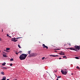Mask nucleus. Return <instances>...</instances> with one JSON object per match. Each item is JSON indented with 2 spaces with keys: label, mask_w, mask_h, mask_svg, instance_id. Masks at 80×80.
I'll use <instances>...</instances> for the list:
<instances>
[{
  "label": "nucleus",
  "mask_w": 80,
  "mask_h": 80,
  "mask_svg": "<svg viewBox=\"0 0 80 80\" xmlns=\"http://www.w3.org/2000/svg\"><path fill=\"white\" fill-rule=\"evenodd\" d=\"M66 49L78 51V50H80V46H75L74 48H67Z\"/></svg>",
  "instance_id": "1"
},
{
  "label": "nucleus",
  "mask_w": 80,
  "mask_h": 80,
  "mask_svg": "<svg viewBox=\"0 0 80 80\" xmlns=\"http://www.w3.org/2000/svg\"><path fill=\"white\" fill-rule=\"evenodd\" d=\"M27 56V55L26 54H22L20 55L19 58L21 60H25Z\"/></svg>",
  "instance_id": "2"
},
{
  "label": "nucleus",
  "mask_w": 80,
  "mask_h": 80,
  "mask_svg": "<svg viewBox=\"0 0 80 80\" xmlns=\"http://www.w3.org/2000/svg\"><path fill=\"white\" fill-rule=\"evenodd\" d=\"M63 75H66L67 74L68 72V70L67 69H64V70L63 71L62 70L61 71Z\"/></svg>",
  "instance_id": "3"
},
{
  "label": "nucleus",
  "mask_w": 80,
  "mask_h": 80,
  "mask_svg": "<svg viewBox=\"0 0 80 80\" xmlns=\"http://www.w3.org/2000/svg\"><path fill=\"white\" fill-rule=\"evenodd\" d=\"M13 38L11 39V41L14 42H17L18 41V40H17L18 39L20 38Z\"/></svg>",
  "instance_id": "4"
},
{
  "label": "nucleus",
  "mask_w": 80,
  "mask_h": 80,
  "mask_svg": "<svg viewBox=\"0 0 80 80\" xmlns=\"http://www.w3.org/2000/svg\"><path fill=\"white\" fill-rule=\"evenodd\" d=\"M37 55V53H31V54H30V57H35Z\"/></svg>",
  "instance_id": "5"
},
{
  "label": "nucleus",
  "mask_w": 80,
  "mask_h": 80,
  "mask_svg": "<svg viewBox=\"0 0 80 80\" xmlns=\"http://www.w3.org/2000/svg\"><path fill=\"white\" fill-rule=\"evenodd\" d=\"M42 47L43 48H46L47 49H48V46H45V44H42Z\"/></svg>",
  "instance_id": "6"
},
{
  "label": "nucleus",
  "mask_w": 80,
  "mask_h": 80,
  "mask_svg": "<svg viewBox=\"0 0 80 80\" xmlns=\"http://www.w3.org/2000/svg\"><path fill=\"white\" fill-rule=\"evenodd\" d=\"M62 53H59V54L61 55H65V53L64 52V53H62V52H61Z\"/></svg>",
  "instance_id": "7"
},
{
  "label": "nucleus",
  "mask_w": 80,
  "mask_h": 80,
  "mask_svg": "<svg viewBox=\"0 0 80 80\" xmlns=\"http://www.w3.org/2000/svg\"><path fill=\"white\" fill-rule=\"evenodd\" d=\"M58 55H50V56H52L53 57H58Z\"/></svg>",
  "instance_id": "8"
},
{
  "label": "nucleus",
  "mask_w": 80,
  "mask_h": 80,
  "mask_svg": "<svg viewBox=\"0 0 80 80\" xmlns=\"http://www.w3.org/2000/svg\"><path fill=\"white\" fill-rule=\"evenodd\" d=\"M2 69H7V68L6 67H2Z\"/></svg>",
  "instance_id": "9"
},
{
  "label": "nucleus",
  "mask_w": 80,
  "mask_h": 80,
  "mask_svg": "<svg viewBox=\"0 0 80 80\" xmlns=\"http://www.w3.org/2000/svg\"><path fill=\"white\" fill-rule=\"evenodd\" d=\"M6 80V77H3L2 80Z\"/></svg>",
  "instance_id": "10"
},
{
  "label": "nucleus",
  "mask_w": 80,
  "mask_h": 80,
  "mask_svg": "<svg viewBox=\"0 0 80 80\" xmlns=\"http://www.w3.org/2000/svg\"><path fill=\"white\" fill-rule=\"evenodd\" d=\"M3 57H4L5 58L7 57V56L5 54H3Z\"/></svg>",
  "instance_id": "11"
},
{
  "label": "nucleus",
  "mask_w": 80,
  "mask_h": 80,
  "mask_svg": "<svg viewBox=\"0 0 80 80\" xmlns=\"http://www.w3.org/2000/svg\"><path fill=\"white\" fill-rule=\"evenodd\" d=\"M6 63H2V65L3 66H5L6 65Z\"/></svg>",
  "instance_id": "12"
},
{
  "label": "nucleus",
  "mask_w": 80,
  "mask_h": 80,
  "mask_svg": "<svg viewBox=\"0 0 80 80\" xmlns=\"http://www.w3.org/2000/svg\"><path fill=\"white\" fill-rule=\"evenodd\" d=\"M76 68L80 70V68L78 66H77L76 67Z\"/></svg>",
  "instance_id": "13"
},
{
  "label": "nucleus",
  "mask_w": 80,
  "mask_h": 80,
  "mask_svg": "<svg viewBox=\"0 0 80 80\" xmlns=\"http://www.w3.org/2000/svg\"><path fill=\"white\" fill-rule=\"evenodd\" d=\"M1 74L3 75H4L5 74H4V72H1Z\"/></svg>",
  "instance_id": "14"
},
{
  "label": "nucleus",
  "mask_w": 80,
  "mask_h": 80,
  "mask_svg": "<svg viewBox=\"0 0 80 80\" xmlns=\"http://www.w3.org/2000/svg\"><path fill=\"white\" fill-rule=\"evenodd\" d=\"M10 61H13L14 59L13 58H11V59H10Z\"/></svg>",
  "instance_id": "15"
},
{
  "label": "nucleus",
  "mask_w": 80,
  "mask_h": 80,
  "mask_svg": "<svg viewBox=\"0 0 80 80\" xmlns=\"http://www.w3.org/2000/svg\"><path fill=\"white\" fill-rule=\"evenodd\" d=\"M18 47L19 48H21V47L20 45H19V44H18Z\"/></svg>",
  "instance_id": "16"
},
{
  "label": "nucleus",
  "mask_w": 80,
  "mask_h": 80,
  "mask_svg": "<svg viewBox=\"0 0 80 80\" xmlns=\"http://www.w3.org/2000/svg\"><path fill=\"white\" fill-rule=\"evenodd\" d=\"M10 50V48H6V50Z\"/></svg>",
  "instance_id": "17"
},
{
  "label": "nucleus",
  "mask_w": 80,
  "mask_h": 80,
  "mask_svg": "<svg viewBox=\"0 0 80 80\" xmlns=\"http://www.w3.org/2000/svg\"><path fill=\"white\" fill-rule=\"evenodd\" d=\"M68 45L70 46H71V43L70 42H69L68 43Z\"/></svg>",
  "instance_id": "18"
},
{
  "label": "nucleus",
  "mask_w": 80,
  "mask_h": 80,
  "mask_svg": "<svg viewBox=\"0 0 80 80\" xmlns=\"http://www.w3.org/2000/svg\"><path fill=\"white\" fill-rule=\"evenodd\" d=\"M75 58H76V59H79V58L78 57H75Z\"/></svg>",
  "instance_id": "19"
},
{
  "label": "nucleus",
  "mask_w": 80,
  "mask_h": 80,
  "mask_svg": "<svg viewBox=\"0 0 80 80\" xmlns=\"http://www.w3.org/2000/svg\"><path fill=\"white\" fill-rule=\"evenodd\" d=\"M19 53H20V52H18H18H16V54L17 55H18V54Z\"/></svg>",
  "instance_id": "20"
},
{
  "label": "nucleus",
  "mask_w": 80,
  "mask_h": 80,
  "mask_svg": "<svg viewBox=\"0 0 80 80\" xmlns=\"http://www.w3.org/2000/svg\"><path fill=\"white\" fill-rule=\"evenodd\" d=\"M44 58H45V57H43L42 59V60H44Z\"/></svg>",
  "instance_id": "21"
},
{
  "label": "nucleus",
  "mask_w": 80,
  "mask_h": 80,
  "mask_svg": "<svg viewBox=\"0 0 80 80\" xmlns=\"http://www.w3.org/2000/svg\"><path fill=\"white\" fill-rule=\"evenodd\" d=\"M31 52V51H29V52H28V54H30V52Z\"/></svg>",
  "instance_id": "22"
},
{
  "label": "nucleus",
  "mask_w": 80,
  "mask_h": 80,
  "mask_svg": "<svg viewBox=\"0 0 80 80\" xmlns=\"http://www.w3.org/2000/svg\"><path fill=\"white\" fill-rule=\"evenodd\" d=\"M12 63L10 65V66H12Z\"/></svg>",
  "instance_id": "23"
},
{
  "label": "nucleus",
  "mask_w": 80,
  "mask_h": 80,
  "mask_svg": "<svg viewBox=\"0 0 80 80\" xmlns=\"http://www.w3.org/2000/svg\"><path fill=\"white\" fill-rule=\"evenodd\" d=\"M62 57H63V58H65L66 57V56H63Z\"/></svg>",
  "instance_id": "24"
},
{
  "label": "nucleus",
  "mask_w": 80,
  "mask_h": 80,
  "mask_svg": "<svg viewBox=\"0 0 80 80\" xmlns=\"http://www.w3.org/2000/svg\"><path fill=\"white\" fill-rule=\"evenodd\" d=\"M57 70H56V71L54 70V72H57Z\"/></svg>",
  "instance_id": "25"
},
{
  "label": "nucleus",
  "mask_w": 80,
  "mask_h": 80,
  "mask_svg": "<svg viewBox=\"0 0 80 80\" xmlns=\"http://www.w3.org/2000/svg\"><path fill=\"white\" fill-rule=\"evenodd\" d=\"M61 77V76H58V78H60Z\"/></svg>",
  "instance_id": "26"
},
{
  "label": "nucleus",
  "mask_w": 80,
  "mask_h": 80,
  "mask_svg": "<svg viewBox=\"0 0 80 80\" xmlns=\"http://www.w3.org/2000/svg\"><path fill=\"white\" fill-rule=\"evenodd\" d=\"M7 36L8 37H9V35H8V34H7Z\"/></svg>",
  "instance_id": "27"
},
{
  "label": "nucleus",
  "mask_w": 80,
  "mask_h": 80,
  "mask_svg": "<svg viewBox=\"0 0 80 80\" xmlns=\"http://www.w3.org/2000/svg\"><path fill=\"white\" fill-rule=\"evenodd\" d=\"M2 40L1 38H0V41H1Z\"/></svg>",
  "instance_id": "28"
},
{
  "label": "nucleus",
  "mask_w": 80,
  "mask_h": 80,
  "mask_svg": "<svg viewBox=\"0 0 80 80\" xmlns=\"http://www.w3.org/2000/svg\"><path fill=\"white\" fill-rule=\"evenodd\" d=\"M9 38H11V37L10 36H9Z\"/></svg>",
  "instance_id": "29"
},
{
  "label": "nucleus",
  "mask_w": 80,
  "mask_h": 80,
  "mask_svg": "<svg viewBox=\"0 0 80 80\" xmlns=\"http://www.w3.org/2000/svg\"><path fill=\"white\" fill-rule=\"evenodd\" d=\"M65 59H67V57H65Z\"/></svg>",
  "instance_id": "30"
},
{
  "label": "nucleus",
  "mask_w": 80,
  "mask_h": 80,
  "mask_svg": "<svg viewBox=\"0 0 80 80\" xmlns=\"http://www.w3.org/2000/svg\"><path fill=\"white\" fill-rule=\"evenodd\" d=\"M59 59H60H60H62V58H59Z\"/></svg>",
  "instance_id": "31"
},
{
  "label": "nucleus",
  "mask_w": 80,
  "mask_h": 80,
  "mask_svg": "<svg viewBox=\"0 0 80 80\" xmlns=\"http://www.w3.org/2000/svg\"><path fill=\"white\" fill-rule=\"evenodd\" d=\"M58 80V78H57V80Z\"/></svg>",
  "instance_id": "32"
},
{
  "label": "nucleus",
  "mask_w": 80,
  "mask_h": 80,
  "mask_svg": "<svg viewBox=\"0 0 80 80\" xmlns=\"http://www.w3.org/2000/svg\"><path fill=\"white\" fill-rule=\"evenodd\" d=\"M2 32H3V29H2Z\"/></svg>",
  "instance_id": "33"
},
{
  "label": "nucleus",
  "mask_w": 80,
  "mask_h": 80,
  "mask_svg": "<svg viewBox=\"0 0 80 80\" xmlns=\"http://www.w3.org/2000/svg\"><path fill=\"white\" fill-rule=\"evenodd\" d=\"M7 80H9V79H7Z\"/></svg>",
  "instance_id": "34"
},
{
  "label": "nucleus",
  "mask_w": 80,
  "mask_h": 80,
  "mask_svg": "<svg viewBox=\"0 0 80 80\" xmlns=\"http://www.w3.org/2000/svg\"><path fill=\"white\" fill-rule=\"evenodd\" d=\"M55 52H57V51H54Z\"/></svg>",
  "instance_id": "35"
},
{
  "label": "nucleus",
  "mask_w": 80,
  "mask_h": 80,
  "mask_svg": "<svg viewBox=\"0 0 80 80\" xmlns=\"http://www.w3.org/2000/svg\"><path fill=\"white\" fill-rule=\"evenodd\" d=\"M20 52H22V51H20Z\"/></svg>",
  "instance_id": "36"
},
{
  "label": "nucleus",
  "mask_w": 80,
  "mask_h": 80,
  "mask_svg": "<svg viewBox=\"0 0 80 80\" xmlns=\"http://www.w3.org/2000/svg\"><path fill=\"white\" fill-rule=\"evenodd\" d=\"M58 50H59V49H57Z\"/></svg>",
  "instance_id": "37"
},
{
  "label": "nucleus",
  "mask_w": 80,
  "mask_h": 80,
  "mask_svg": "<svg viewBox=\"0 0 80 80\" xmlns=\"http://www.w3.org/2000/svg\"><path fill=\"white\" fill-rule=\"evenodd\" d=\"M20 53H21V52H20Z\"/></svg>",
  "instance_id": "38"
},
{
  "label": "nucleus",
  "mask_w": 80,
  "mask_h": 80,
  "mask_svg": "<svg viewBox=\"0 0 80 80\" xmlns=\"http://www.w3.org/2000/svg\"><path fill=\"white\" fill-rule=\"evenodd\" d=\"M5 51H6L5 50Z\"/></svg>",
  "instance_id": "39"
},
{
  "label": "nucleus",
  "mask_w": 80,
  "mask_h": 80,
  "mask_svg": "<svg viewBox=\"0 0 80 80\" xmlns=\"http://www.w3.org/2000/svg\"><path fill=\"white\" fill-rule=\"evenodd\" d=\"M1 52V51H0V52Z\"/></svg>",
  "instance_id": "40"
},
{
  "label": "nucleus",
  "mask_w": 80,
  "mask_h": 80,
  "mask_svg": "<svg viewBox=\"0 0 80 80\" xmlns=\"http://www.w3.org/2000/svg\"><path fill=\"white\" fill-rule=\"evenodd\" d=\"M17 79H16L15 80H17Z\"/></svg>",
  "instance_id": "41"
}]
</instances>
